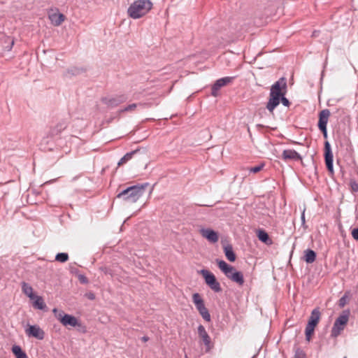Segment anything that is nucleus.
Returning a JSON list of instances; mask_svg holds the SVG:
<instances>
[{
  "instance_id": "nucleus-31",
  "label": "nucleus",
  "mask_w": 358,
  "mask_h": 358,
  "mask_svg": "<svg viewBox=\"0 0 358 358\" xmlns=\"http://www.w3.org/2000/svg\"><path fill=\"white\" fill-rule=\"evenodd\" d=\"M52 312L54 313V315H55V317L60 322H62V317L63 316H65V315H66V313H64L63 310H59L57 308H54Z\"/></svg>"
},
{
  "instance_id": "nucleus-25",
  "label": "nucleus",
  "mask_w": 358,
  "mask_h": 358,
  "mask_svg": "<svg viewBox=\"0 0 358 358\" xmlns=\"http://www.w3.org/2000/svg\"><path fill=\"white\" fill-rule=\"evenodd\" d=\"M12 352L16 358H27V354L22 350L19 345H13Z\"/></svg>"
},
{
  "instance_id": "nucleus-21",
  "label": "nucleus",
  "mask_w": 358,
  "mask_h": 358,
  "mask_svg": "<svg viewBox=\"0 0 358 358\" xmlns=\"http://www.w3.org/2000/svg\"><path fill=\"white\" fill-rule=\"evenodd\" d=\"M224 255L227 259L233 262L236 260V255L233 250V248L231 245H227L224 248Z\"/></svg>"
},
{
  "instance_id": "nucleus-12",
  "label": "nucleus",
  "mask_w": 358,
  "mask_h": 358,
  "mask_svg": "<svg viewBox=\"0 0 358 358\" xmlns=\"http://www.w3.org/2000/svg\"><path fill=\"white\" fill-rule=\"evenodd\" d=\"M68 125L66 120L59 121L55 126L52 127L49 131V135L55 136L59 135L63 130H64Z\"/></svg>"
},
{
  "instance_id": "nucleus-46",
  "label": "nucleus",
  "mask_w": 358,
  "mask_h": 358,
  "mask_svg": "<svg viewBox=\"0 0 358 358\" xmlns=\"http://www.w3.org/2000/svg\"><path fill=\"white\" fill-rule=\"evenodd\" d=\"M83 329H84L83 330V332H85V331H86V330H85V327H83Z\"/></svg>"
},
{
  "instance_id": "nucleus-33",
  "label": "nucleus",
  "mask_w": 358,
  "mask_h": 358,
  "mask_svg": "<svg viewBox=\"0 0 358 358\" xmlns=\"http://www.w3.org/2000/svg\"><path fill=\"white\" fill-rule=\"evenodd\" d=\"M306 355L301 348H296L294 358H306Z\"/></svg>"
},
{
  "instance_id": "nucleus-43",
  "label": "nucleus",
  "mask_w": 358,
  "mask_h": 358,
  "mask_svg": "<svg viewBox=\"0 0 358 358\" xmlns=\"http://www.w3.org/2000/svg\"><path fill=\"white\" fill-rule=\"evenodd\" d=\"M322 133L323 134V136H324V138H327V128H324V129H319Z\"/></svg>"
},
{
  "instance_id": "nucleus-22",
  "label": "nucleus",
  "mask_w": 358,
  "mask_h": 358,
  "mask_svg": "<svg viewBox=\"0 0 358 358\" xmlns=\"http://www.w3.org/2000/svg\"><path fill=\"white\" fill-rule=\"evenodd\" d=\"M22 292L31 299L35 298V295L33 293V288L28 283L25 282H22Z\"/></svg>"
},
{
  "instance_id": "nucleus-14",
  "label": "nucleus",
  "mask_w": 358,
  "mask_h": 358,
  "mask_svg": "<svg viewBox=\"0 0 358 358\" xmlns=\"http://www.w3.org/2000/svg\"><path fill=\"white\" fill-rule=\"evenodd\" d=\"M330 111L328 109H324L319 113V121L317 126L319 129L327 128V124L330 116Z\"/></svg>"
},
{
  "instance_id": "nucleus-41",
  "label": "nucleus",
  "mask_w": 358,
  "mask_h": 358,
  "mask_svg": "<svg viewBox=\"0 0 358 358\" xmlns=\"http://www.w3.org/2000/svg\"><path fill=\"white\" fill-rule=\"evenodd\" d=\"M305 210H306V208H304L302 211V213H301V224H302V226L304 227V228H306V220H305Z\"/></svg>"
},
{
  "instance_id": "nucleus-2",
  "label": "nucleus",
  "mask_w": 358,
  "mask_h": 358,
  "mask_svg": "<svg viewBox=\"0 0 358 358\" xmlns=\"http://www.w3.org/2000/svg\"><path fill=\"white\" fill-rule=\"evenodd\" d=\"M148 185V183L145 182L129 187L120 192L117 195V198L122 199L124 201L135 203L144 194L145 187Z\"/></svg>"
},
{
  "instance_id": "nucleus-47",
  "label": "nucleus",
  "mask_w": 358,
  "mask_h": 358,
  "mask_svg": "<svg viewBox=\"0 0 358 358\" xmlns=\"http://www.w3.org/2000/svg\"><path fill=\"white\" fill-rule=\"evenodd\" d=\"M345 358H346V357H345Z\"/></svg>"
},
{
  "instance_id": "nucleus-10",
  "label": "nucleus",
  "mask_w": 358,
  "mask_h": 358,
  "mask_svg": "<svg viewBox=\"0 0 358 358\" xmlns=\"http://www.w3.org/2000/svg\"><path fill=\"white\" fill-rule=\"evenodd\" d=\"M25 331L27 336L34 337L38 340H43L45 337L44 331L38 325H30Z\"/></svg>"
},
{
  "instance_id": "nucleus-44",
  "label": "nucleus",
  "mask_w": 358,
  "mask_h": 358,
  "mask_svg": "<svg viewBox=\"0 0 358 358\" xmlns=\"http://www.w3.org/2000/svg\"><path fill=\"white\" fill-rule=\"evenodd\" d=\"M142 340H143V341H148V337H147V336H143V337L142 338Z\"/></svg>"
},
{
  "instance_id": "nucleus-6",
  "label": "nucleus",
  "mask_w": 358,
  "mask_h": 358,
  "mask_svg": "<svg viewBox=\"0 0 358 358\" xmlns=\"http://www.w3.org/2000/svg\"><path fill=\"white\" fill-rule=\"evenodd\" d=\"M333 158L334 155L331 151L330 143L329 141H326L324 143V160L329 173L331 176L334 174Z\"/></svg>"
},
{
  "instance_id": "nucleus-19",
  "label": "nucleus",
  "mask_w": 358,
  "mask_h": 358,
  "mask_svg": "<svg viewBox=\"0 0 358 358\" xmlns=\"http://www.w3.org/2000/svg\"><path fill=\"white\" fill-rule=\"evenodd\" d=\"M192 301H193V303H194L197 310H199L201 308H206V306L204 305V301L199 293H194L192 295Z\"/></svg>"
},
{
  "instance_id": "nucleus-42",
  "label": "nucleus",
  "mask_w": 358,
  "mask_h": 358,
  "mask_svg": "<svg viewBox=\"0 0 358 358\" xmlns=\"http://www.w3.org/2000/svg\"><path fill=\"white\" fill-rule=\"evenodd\" d=\"M86 296L87 297V299H89L90 300H94L95 299V295L92 292L87 293Z\"/></svg>"
},
{
  "instance_id": "nucleus-27",
  "label": "nucleus",
  "mask_w": 358,
  "mask_h": 358,
  "mask_svg": "<svg viewBox=\"0 0 358 358\" xmlns=\"http://www.w3.org/2000/svg\"><path fill=\"white\" fill-rule=\"evenodd\" d=\"M137 152V150H134V151H131L130 152H127L126 155H124L121 159L119 161V162L117 163V165L118 166H121L123 164L127 162L129 160H130L133 155L134 154H136Z\"/></svg>"
},
{
  "instance_id": "nucleus-40",
  "label": "nucleus",
  "mask_w": 358,
  "mask_h": 358,
  "mask_svg": "<svg viewBox=\"0 0 358 358\" xmlns=\"http://www.w3.org/2000/svg\"><path fill=\"white\" fill-rule=\"evenodd\" d=\"M351 234L355 240L358 241V227L353 229L352 230Z\"/></svg>"
},
{
  "instance_id": "nucleus-1",
  "label": "nucleus",
  "mask_w": 358,
  "mask_h": 358,
  "mask_svg": "<svg viewBox=\"0 0 358 358\" xmlns=\"http://www.w3.org/2000/svg\"><path fill=\"white\" fill-rule=\"evenodd\" d=\"M287 80L282 77L275 82L271 87L268 101L266 103V109L271 113L280 104V99L287 93Z\"/></svg>"
},
{
  "instance_id": "nucleus-28",
  "label": "nucleus",
  "mask_w": 358,
  "mask_h": 358,
  "mask_svg": "<svg viewBox=\"0 0 358 358\" xmlns=\"http://www.w3.org/2000/svg\"><path fill=\"white\" fill-rule=\"evenodd\" d=\"M55 260L59 262L64 263L69 260V255L66 252L58 253L55 256Z\"/></svg>"
},
{
  "instance_id": "nucleus-30",
  "label": "nucleus",
  "mask_w": 358,
  "mask_h": 358,
  "mask_svg": "<svg viewBox=\"0 0 358 358\" xmlns=\"http://www.w3.org/2000/svg\"><path fill=\"white\" fill-rule=\"evenodd\" d=\"M85 71V69L83 68H78V67H72L69 69H68L67 73L69 74H71L73 76L79 75L81 73Z\"/></svg>"
},
{
  "instance_id": "nucleus-45",
  "label": "nucleus",
  "mask_w": 358,
  "mask_h": 358,
  "mask_svg": "<svg viewBox=\"0 0 358 358\" xmlns=\"http://www.w3.org/2000/svg\"><path fill=\"white\" fill-rule=\"evenodd\" d=\"M257 126L258 127H264V126H263V125H262V124H257Z\"/></svg>"
},
{
  "instance_id": "nucleus-24",
  "label": "nucleus",
  "mask_w": 358,
  "mask_h": 358,
  "mask_svg": "<svg viewBox=\"0 0 358 358\" xmlns=\"http://www.w3.org/2000/svg\"><path fill=\"white\" fill-rule=\"evenodd\" d=\"M316 252L313 250L308 249L305 250L304 260L308 264H311L315 261Z\"/></svg>"
},
{
  "instance_id": "nucleus-26",
  "label": "nucleus",
  "mask_w": 358,
  "mask_h": 358,
  "mask_svg": "<svg viewBox=\"0 0 358 358\" xmlns=\"http://www.w3.org/2000/svg\"><path fill=\"white\" fill-rule=\"evenodd\" d=\"M34 299H36L33 304L34 308L39 310H44L46 308V305L44 303L42 297L35 296Z\"/></svg>"
},
{
  "instance_id": "nucleus-15",
  "label": "nucleus",
  "mask_w": 358,
  "mask_h": 358,
  "mask_svg": "<svg viewBox=\"0 0 358 358\" xmlns=\"http://www.w3.org/2000/svg\"><path fill=\"white\" fill-rule=\"evenodd\" d=\"M62 322H61L64 326H71V327H81V323L78 320V319L71 315H65L63 316Z\"/></svg>"
},
{
  "instance_id": "nucleus-8",
  "label": "nucleus",
  "mask_w": 358,
  "mask_h": 358,
  "mask_svg": "<svg viewBox=\"0 0 358 358\" xmlns=\"http://www.w3.org/2000/svg\"><path fill=\"white\" fill-rule=\"evenodd\" d=\"M198 335L205 345L206 352H210L213 348V345L211 343V338L207 333L205 327L201 324L198 327Z\"/></svg>"
},
{
  "instance_id": "nucleus-34",
  "label": "nucleus",
  "mask_w": 358,
  "mask_h": 358,
  "mask_svg": "<svg viewBox=\"0 0 358 358\" xmlns=\"http://www.w3.org/2000/svg\"><path fill=\"white\" fill-rule=\"evenodd\" d=\"M136 107H137V104L136 103L129 104L127 107L124 108L123 109H121L120 110V113L127 112V111H132Z\"/></svg>"
},
{
  "instance_id": "nucleus-32",
  "label": "nucleus",
  "mask_w": 358,
  "mask_h": 358,
  "mask_svg": "<svg viewBox=\"0 0 358 358\" xmlns=\"http://www.w3.org/2000/svg\"><path fill=\"white\" fill-rule=\"evenodd\" d=\"M343 330V327H338L334 324L332 329H331V336L333 337H337Z\"/></svg>"
},
{
  "instance_id": "nucleus-4",
  "label": "nucleus",
  "mask_w": 358,
  "mask_h": 358,
  "mask_svg": "<svg viewBox=\"0 0 358 358\" xmlns=\"http://www.w3.org/2000/svg\"><path fill=\"white\" fill-rule=\"evenodd\" d=\"M320 317L321 313L319 308H316L312 310L305 329L306 339L308 341H310L314 333V329L320 321Z\"/></svg>"
},
{
  "instance_id": "nucleus-18",
  "label": "nucleus",
  "mask_w": 358,
  "mask_h": 358,
  "mask_svg": "<svg viewBox=\"0 0 358 358\" xmlns=\"http://www.w3.org/2000/svg\"><path fill=\"white\" fill-rule=\"evenodd\" d=\"M257 236L259 241L266 245H271L273 243V241L270 238L268 233L263 229H259L257 231Z\"/></svg>"
},
{
  "instance_id": "nucleus-9",
  "label": "nucleus",
  "mask_w": 358,
  "mask_h": 358,
  "mask_svg": "<svg viewBox=\"0 0 358 358\" xmlns=\"http://www.w3.org/2000/svg\"><path fill=\"white\" fill-rule=\"evenodd\" d=\"M234 79V77H224L217 80L211 87V95L215 97L217 96L220 88L231 83Z\"/></svg>"
},
{
  "instance_id": "nucleus-39",
  "label": "nucleus",
  "mask_w": 358,
  "mask_h": 358,
  "mask_svg": "<svg viewBox=\"0 0 358 358\" xmlns=\"http://www.w3.org/2000/svg\"><path fill=\"white\" fill-rule=\"evenodd\" d=\"M346 304V296H342L338 301V305L341 308H343Z\"/></svg>"
},
{
  "instance_id": "nucleus-13",
  "label": "nucleus",
  "mask_w": 358,
  "mask_h": 358,
  "mask_svg": "<svg viewBox=\"0 0 358 358\" xmlns=\"http://www.w3.org/2000/svg\"><path fill=\"white\" fill-rule=\"evenodd\" d=\"M282 158L285 161L294 160L302 161L301 156L294 150H285L282 154Z\"/></svg>"
},
{
  "instance_id": "nucleus-17",
  "label": "nucleus",
  "mask_w": 358,
  "mask_h": 358,
  "mask_svg": "<svg viewBox=\"0 0 358 358\" xmlns=\"http://www.w3.org/2000/svg\"><path fill=\"white\" fill-rule=\"evenodd\" d=\"M216 262L220 269L225 274L227 277L229 276L230 273L235 270L234 266L228 264L224 260L217 259Z\"/></svg>"
},
{
  "instance_id": "nucleus-16",
  "label": "nucleus",
  "mask_w": 358,
  "mask_h": 358,
  "mask_svg": "<svg viewBox=\"0 0 358 358\" xmlns=\"http://www.w3.org/2000/svg\"><path fill=\"white\" fill-rule=\"evenodd\" d=\"M231 281L236 282L238 285H243L244 283L243 274L241 271H238L236 269L233 272L229 274L227 276Z\"/></svg>"
},
{
  "instance_id": "nucleus-36",
  "label": "nucleus",
  "mask_w": 358,
  "mask_h": 358,
  "mask_svg": "<svg viewBox=\"0 0 358 358\" xmlns=\"http://www.w3.org/2000/svg\"><path fill=\"white\" fill-rule=\"evenodd\" d=\"M350 185L352 192H358V183L355 180H350Z\"/></svg>"
},
{
  "instance_id": "nucleus-29",
  "label": "nucleus",
  "mask_w": 358,
  "mask_h": 358,
  "mask_svg": "<svg viewBox=\"0 0 358 358\" xmlns=\"http://www.w3.org/2000/svg\"><path fill=\"white\" fill-rule=\"evenodd\" d=\"M198 311L205 321H206V322L210 321V315L209 313L208 310L206 308H201V310H199Z\"/></svg>"
},
{
  "instance_id": "nucleus-35",
  "label": "nucleus",
  "mask_w": 358,
  "mask_h": 358,
  "mask_svg": "<svg viewBox=\"0 0 358 358\" xmlns=\"http://www.w3.org/2000/svg\"><path fill=\"white\" fill-rule=\"evenodd\" d=\"M78 278L81 284H87L89 280L83 274H78Z\"/></svg>"
},
{
  "instance_id": "nucleus-23",
  "label": "nucleus",
  "mask_w": 358,
  "mask_h": 358,
  "mask_svg": "<svg viewBox=\"0 0 358 358\" xmlns=\"http://www.w3.org/2000/svg\"><path fill=\"white\" fill-rule=\"evenodd\" d=\"M348 321V313L346 314L341 315L334 322V325L338 327H343L347 324Z\"/></svg>"
},
{
  "instance_id": "nucleus-7",
  "label": "nucleus",
  "mask_w": 358,
  "mask_h": 358,
  "mask_svg": "<svg viewBox=\"0 0 358 358\" xmlns=\"http://www.w3.org/2000/svg\"><path fill=\"white\" fill-rule=\"evenodd\" d=\"M127 99L124 94H120L113 96L103 97L101 101L108 108H113L126 101Z\"/></svg>"
},
{
  "instance_id": "nucleus-3",
  "label": "nucleus",
  "mask_w": 358,
  "mask_h": 358,
  "mask_svg": "<svg viewBox=\"0 0 358 358\" xmlns=\"http://www.w3.org/2000/svg\"><path fill=\"white\" fill-rule=\"evenodd\" d=\"M152 8L150 0H136L128 8L127 14L132 19H139L145 15Z\"/></svg>"
},
{
  "instance_id": "nucleus-37",
  "label": "nucleus",
  "mask_w": 358,
  "mask_h": 358,
  "mask_svg": "<svg viewBox=\"0 0 358 358\" xmlns=\"http://www.w3.org/2000/svg\"><path fill=\"white\" fill-rule=\"evenodd\" d=\"M264 167V164H262L260 165H258V166H254V167H251L250 169V172L251 173H258L259 171H260Z\"/></svg>"
},
{
  "instance_id": "nucleus-20",
  "label": "nucleus",
  "mask_w": 358,
  "mask_h": 358,
  "mask_svg": "<svg viewBox=\"0 0 358 358\" xmlns=\"http://www.w3.org/2000/svg\"><path fill=\"white\" fill-rule=\"evenodd\" d=\"M52 23L55 26L60 25L65 20V16L62 13H54L50 15Z\"/></svg>"
},
{
  "instance_id": "nucleus-38",
  "label": "nucleus",
  "mask_w": 358,
  "mask_h": 358,
  "mask_svg": "<svg viewBox=\"0 0 358 358\" xmlns=\"http://www.w3.org/2000/svg\"><path fill=\"white\" fill-rule=\"evenodd\" d=\"M282 103L283 106L289 107L290 101L285 97V95L282 96V98L280 99V103Z\"/></svg>"
},
{
  "instance_id": "nucleus-11",
  "label": "nucleus",
  "mask_w": 358,
  "mask_h": 358,
  "mask_svg": "<svg viewBox=\"0 0 358 358\" xmlns=\"http://www.w3.org/2000/svg\"><path fill=\"white\" fill-rule=\"evenodd\" d=\"M201 235L206 238L209 242L215 243L218 241L219 236L217 232L211 229H201L200 230Z\"/></svg>"
},
{
  "instance_id": "nucleus-5",
  "label": "nucleus",
  "mask_w": 358,
  "mask_h": 358,
  "mask_svg": "<svg viewBox=\"0 0 358 358\" xmlns=\"http://www.w3.org/2000/svg\"><path fill=\"white\" fill-rule=\"evenodd\" d=\"M200 273L202 275L205 280L206 285L215 292H220L222 291V288L220 282L217 280L215 275L210 272L208 270L202 269L200 271Z\"/></svg>"
}]
</instances>
